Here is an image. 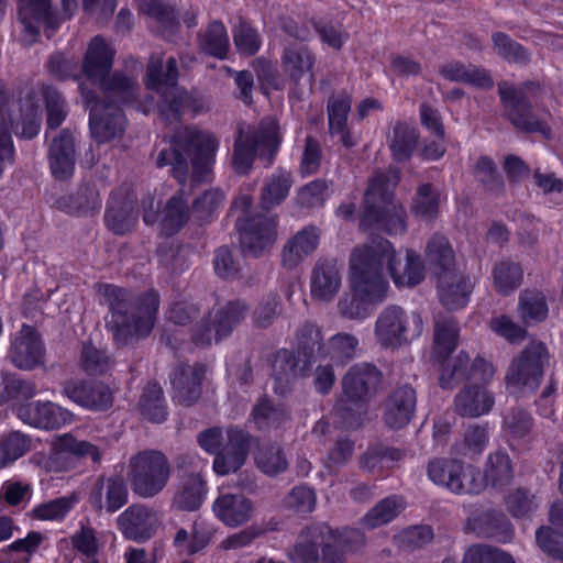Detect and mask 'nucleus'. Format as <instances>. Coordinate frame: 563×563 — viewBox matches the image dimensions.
<instances>
[{
  "label": "nucleus",
  "mask_w": 563,
  "mask_h": 563,
  "mask_svg": "<svg viewBox=\"0 0 563 563\" xmlns=\"http://www.w3.org/2000/svg\"><path fill=\"white\" fill-rule=\"evenodd\" d=\"M398 288L418 285L424 277V266L420 255L412 250L396 252L383 239L372 240L354 249L350 260L351 301L340 300L342 314L351 319L365 318L371 303L382 301L388 290L384 278V267Z\"/></svg>",
  "instance_id": "1"
},
{
  "label": "nucleus",
  "mask_w": 563,
  "mask_h": 563,
  "mask_svg": "<svg viewBox=\"0 0 563 563\" xmlns=\"http://www.w3.org/2000/svg\"><path fill=\"white\" fill-rule=\"evenodd\" d=\"M456 342L457 327L455 322L451 319L443 322L438 321L433 353L438 361H443L440 384L443 388H451L457 382L466 379L470 385L456 396L455 410L466 417L485 415L492 409L494 397L484 384L493 378L495 369L483 358L475 360L471 367H467L468 356L462 352L454 357H449Z\"/></svg>",
  "instance_id": "2"
},
{
  "label": "nucleus",
  "mask_w": 563,
  "mask_h": 563,
  "mask_svg": "<svg viewBox=\"0 0 563 563\" xmlns=\"http://www.w3.org/2000/svg\"><path fill=\"white\" fill-rule=\"evenodd\" d=\"M218 145L211 133L185 129L172 141L170 153L166 150L159 153L157 165H173L175 177L185 187L183 173L189 159L192 168L191 183L198 184L210 178Z\"/></svg>",
  "instance_id": "3"
},
{
  "label": "nucleus",
  "mask_w": 563,
  "mask_h": 563,
  "mask_svg": "<svg viewBox=\"0 0 563 563\" xmlns=\"http://www.w3.org/2000/svg\"><path fill=\"white\" fill-rule=\"evenodd\" d=\"M398 179L395 169L372 177L364 197L362 225L375 223L378 229L391 235L405 232V210L393 200V190Z\"/></svg>",
  "instance_id": "4"
},
{
  "label": "nucleus",
  "mask_w": 563,
  "mask_h": 563,
  "mask_svg": "<svg viewBox=\"0 0 563 563\" xmlns=\"http://www.w3.org/2000/svg\"><path fill=\"white\" fill-rule=\"evenodd\" d=\"M103 296L111 310L107 321L114 340L124 344L132 336L147 335L154 325L155 316L158 309V297L156 292H148L136 308L133 320L126 316L125 291L117 286L106 285Z\"/></svg>",
  "instance_id": "5"
},
{
  "label": "nucleus",
  "mask_w": 563,
  "mask_h": 563,
  "mask_svg": "<svg viewBox=\"0 0 563 563\" xmlns=\"http://www.w3.org/2000/svg\"><path fill=\"white\" fill-rule=\"evenodd\" d=\"M427 258L439 275V297L443 306L450 310L464 308L474 284L470 278L451 271L454 254L444 236H434L428 243Z\"/></svg>",
  "instance_id": "6"
},
{
  "label": "nucleus",
  "mask_w": 563,
  "mask_h": 563,
  "mask_svg": "<svg viewBox=\"0 0 563 563\" xmlns=\"http://www.w3.org/2000/svg\"><path fill=\"white\" fill-rule=\"evenodd\" d=\"M379 382V372L369 364H358L349 371L343 378L346 400H341L338 406L343 427L355 428L361 424V416L366 411L365 404L376 393Z\"/></svg>",
  "instance_id": "7"
},
{
  "label": "nucleus",
  "mask_w": 563,
  "mask_h": 563,
  "mask_svg": "<svg viewBox=\"0 0 563 563\" xmlns=\"http://www.w3.org/2000/svg\"><path fill=\"white\" fill-rule=\"evenodd\" d=\"M114 49L103 38L95 37L87 49L82 64V76L90 84H98L102 91L121 102L130 101L134 92V82L124 76L115 75L108 85L104 76L111 68Z\"/></svg>",
  "instance_id": "8"
},
{
  "label": "nucleus",
  "mask_w": 563,
  "mask_h": 563,
  "mask_svg": "<svg viewBox=\"0 0 563 563\" xmlns=\"http://www.w3.org/2000/svg\"><path fill=\"white\" fill-rule=\"evenodd\" d=\"M177 63L174 58H169L164 65L161 54L152 55L145 84L150 90L162 98L158 110L166 119H176L180 112L185 111L189 100L187 92L177 86Z\"/></svg>",
  "instance_id": "9"
},
{
  "label": "nucleus",
  "mask_w": 563,
  "mask_h": 563,
  "mask_svg": "<svg viewBox=\"0 0 563 563\" xmlns=\"http://www.w3.org/2000/svg\"><path fill=\"white\" fill-rule=\"evenodd\" d=\"M126 475L135 494L154 497L167 485L170 464L161 451L143 450L130 457Z\"/></svg>",
  "instance_id": "10"
},
{
  "label": "nucleus",
  "mask_w": 563,
  "mask_h": 563,
  "mask_svg": "<svg viewBox=\"0 0 563 563\" xmlns=\"http://www.w3.org/2000/svg\"><path fill=\"white\" fill-rule=\"evenodd\" d=\"M200 446L210 454H217L213 470L219 475L238 471L247 454V438L238 429L212 428L199 437Z\"/></svg>",
  "instance_id": "11"
},
{
  "label": "nucleus",
  "mask_w": 563,
  "mask_h": 563,
  "mask_svg": "<svg viewBox=\"0 0 563 563\" xmlns=\"http://www.w3.org/2000/svg\"><path fill=\"white\" fill-rule=\"evenodd\" d=\"M41 102L47 108V123L49 128H57L65 118L64 103L58 92L51 87H40L29 91L20 100V118L16 123V134L24 139H32L40 131L38 111Z\"/></svg>",
  "instance_id": "12"
},
{
  "label": "nucleus",
  "mask_w": 563,
  "mask_h": 563,
  "mask_svg": "<svg viewBox=\"0 0 563 563\" xmlns=\"http://www.w3.org/2000/svg\"><path fill=\"white\" fill-rule=\"evenodd\" d=\"M280 144V134L275 120L263 122L260 133L242 131L234 145L233 167L238 173H245L256 155L271 156Z\"/></svg>",
  "instance_id": "13"
},
{
  "label": "nucleus",
  "mask_w": 563,
  "mask_h": 563,
  "mask_svg": "<svg viewBox=\"0 0 563 563\" xmlns=\"http://www.w3.org/2000/svg\"><path fill=\"white\" fill-rule=\"evenodd\" d=\"M422 333V319L399 307H388L376 321L375 335L384 346H400Z\"/></svg>",
  "instance_id": "14"
},
{
  "label": "nucleus",
  "mask_w": 563,
  "mask_h": 563,
  "mask_svg": "<svg viewBox=\"0 0 563 563\" xmlns=\"http://www.w3.org/2000/svg\"><path fill=\"white\" fill-rule=\"evenodd\" d=\"M336 534L329 527L310 529L291 552L294 563H344Z\"/></svg>",
  "instance_id": "15"
},
{
  "label": "nucleus",
  "mask_w": 563,
  "mask_h": 563,
  "mask_svg": "<svg viewBox=\"0 0 563 563\" xmlns=\"http://www.w3.org/2000/svg\"><path fill=\"white\" fill-rule=\"evenodd\" d=\"M549 363V352L542 342H531L521 354L514 358L506 376L510 388L526 387L534 389Z\"/></svg>",
  "instance_id": "16"
},
{
  "label": "nucleus",
  "mask_w": 563,
  "mask_h": 563,
  "mask_svg": "<svg viewBox=\"0 0 563 563\" xmlns=\"http://www.w3.org/2000/svg\"><path fill=\"white\" fill-rule=\"evenodd\" d=\"M428 475L434 484L453 493L477 494L484 489V482L475 478L474 470L464 468L456 461L434 460L429 464Z\"/></svg>",
  "instance_id": "17"
},
{
  "label": "nucleus",
  "mask_w": 563,
  "mask_h": 563,
  "mask_svg": "<svg viewBox=\"0 0 563 563\" xmlns=\"http://www.w3.org/2000/svg\"><path fill=\"white\" fill-rule=\"evenodd\" d=\"M79 87L90 110L89 124L92 137L97 142L103 143L120 135L124 130L125 119L118 106L113 102H93L82 80L79 82Z\"/></svg>",
  "instance_id": "18"
},
{
  "label": "nucleus",
  "mask_w": 563,
  "mask_h": 563,
  "mask_svg": "<svg viewBox=\"0 0 563 563\" xmlns=\"http://www.w3.org/2000/svg\"><path fill=\"white\" fill-rule=\"evenodd\" d=\"M9 358L21 369H33L44 362V346L36 330L23 325L12 335Z\"/></svg>",
  "instance_id": "19"
},
{
  "label": "nucleus",
  "mask_w": 563,
  "mask_h": 563,
  "mask_svg": "<svg viewBox=\"0 0 563 563\" xmlns=\"http://www.w3.org/2000/svg\"><path fill=\"white\" fill-rule=\"evenodd\" d=\"M499 93L503 102L510 108L509 117L515 125L519 129L529 132H540L544 136H548V129L545 125L534 120L527 112V99L531 97V87H525L523 89H515L507 84L499 86Z\"/></svg>",
  "instance_id": "20"
},
{
  "label": "nucleus",
  "mask_w": 563,
  "mask_h": 563,
  "mask_svg": "<svg viewBox=\"0 0 563 563\" xmlns=\"http://www.w3.org/2000/svg\"><path fill=\"white\" fill-rule=\"evenodd\" d=\"M243 308L240 305H230L224 310L211 312L208 320L198 325L194 333V341L199 345H210L225 338L232 327L240 320Z\"/></svg>",
  "instance_id": "21"
},
{
  "label": "nucleus",
  "mask_w": 563,
  "mask_h": 563,
  "mask_svg": "<svg viewBox=\"0 0 563 563\" xmlns=\"http://www.w3.org/2000/svg\"><path fill=\"white\" fill-rule=\"evenodd\" d=\"M122 533L132 540L150 539L161 525L158 514L145 506L133 505L118 517Z\"/></svg>",
  "instance_id": "22"
},
{
  "label": "nucleus",
  "mask_w": 563,
  "mask_h": 563,
  "mask_svg": "<svg viewBox=\"0 0 563 563\" xmlns=\"http://www.w3.org/2000/svg\"><path fill=\"white\" fill-rule=\"evenodd\" d=\"M19 418L26 424L40 429H55L71 422L73 415L53 402L34 401L21 406Z\"/></svg>",
  "instance_id": "23"
},
{
  "label": "nucleus",
  "mask_w": 563,
  "mask_h": 563,
  "mask_svg": "<svg viewBox=\"0 0 563 563\" xmlns=\"http://www.w3.org/2000/svg\"><path fill=\"white\" fill-rule=\"evenodd\" d=\"M70 455L78 459L89 457L93 462L99 461L100 450L97 445L86 440L77 439L70 433H65L53 443V453L49 457L51 471H64L69 467L67 462L59 464V461L65 456Z\"/></svg>",
  "instance_id": "24"
},
{
  "label": "nucleus",
  "mask_w": 563,
  "mask_h": 563,
  "mask_svg": "<svg viewBox=\"0 0 563 563\" xmlns=\"http://www.w3.org/2000/svg\"><path fill=\"white\" fill-rule=\"evenodd\" d=\"M214 516L228 527H239L247 522L253 514L251 501L241 494L220 490L213 501Z\"/></svg>",
  "instance_id": "25"
},
{
  "label": "nucleus",
  "mask_w": 563,
  "mask_h": 563,
  "mask_svg": "<svg viewBox=\"0 0 563 563\" xmlns=\"http://www.w3.org/2000/svg\"><path fill=\"white\" fill-rule=\"evenodd\" d=\"M19 18L24 27L26 41H34L40 27L55 29L57 23L49 11L51 0H18Z\"/></svg>",
  "instance_id": "26"
},
{
  "label": "nucleus",
  "mask_w": 563,
  "mask_h": 563,
  "mask_svg": "<svg viewBox=\"0 0 563 563\" xmlns=\"http://www.w3.org/2000/svg\"><path fill=\"white\" fill-rule=\"evenodd\" d=\"M550 527L536 533L539 548L552 558L563 560V504L554 503L550 509Z\"/></svg>",
  "instance_id": "27"
},
{
  "label": "nucleus",
  "mask_w": 563,
  "mask_h": 563,
  "mask_svg": "<svg viewBox=\"0 0 563 563\" xmlns=\"http://www.w3.org/2000/svg\"><path fill=\"white\" fill-rule=\"evenodd\" d=\"M416 395L411 387L404 386L395 390L385 405L384 419L390 428H401L412 418Z\"/></svg>",
  "instance_id": "28"
},
{
  "label": "nucleus",
  "mask_w": 563,
  "mask_h": 563,
  "mask_svg": "<svg viewBox=\"0 0 563 563\" xmlns=\"http://www.w3.org/2000/svg\"><path fill=\"white\" fill-rule=\"evenodd\" d=\"M206 369L203 366H183L172 378L175 401L181 405L192 404L200 395V384Z\"/></svg>",
  "instance_id": "29"
},
{
  "label": "nucleus",
  "mask_w": 563,
  "mask_h": 563,
  "mask_svg": "<svg viewBox=\"0 0 563 563\" xmlns=\"http://www.w3.org/2000/svg\"><path fill=\"white\" fill-rule=\"evenodd\" d=\"M238 224L240 228L241 246L245 253L251 255H258L272 245L276 239V223L274 220L261 221L255 225L246 228L239 218Z\"/></svg>",
  "instance_id": "30"
},
{
  "label": "nucleus",
  "mask_w": 563,
  "mask_h": 563,
  "mask_svg": "<svg viewBox=\"0 0 563 563\" xmlns=\"http://www.w3.org/2000/svg\"><path fill=\"white\" fill-rule=\"evenodd\" d=\"M49 164L52 173L57 179H66L74 173V139L69 133L63 132L53 140L49 146Z\"/></svg>",
  "instance_id": "31"
},
{
  "label": "nucleus",
  "mask_w": 563,
  "mask_h": 563,
  "mask_svg": "<svg viewBox=\"0 0 563 563\" xmlns=\"http://www.w3.org/2000/svg\"><path fill=\"white\" fill-rule=\"evenodd\" d=\"M153 208L154 199H150L144 203V222L153 224L159 221L166 234L177 231L187 221V211L184 208L183 199L179 197L173 198L158 216L152 212Z\"/></svg>",
  "instance_id": "32"
},
{
  "label": "nucleus",
  "mask_w": 563,
  "mask_h": 563,
  "mask_svg": "<svg viewBox=\"0 0 563 563\" xmlns=\"http://www.w3.org/2000/svg\"><path fill=\"white\" fill-rule=\"evenodd\" d=\"M319 243V232L314 227H307L292 236L284 247L283 265L288 268L296 267L309 256Z\"/></svg>",
  "instance_id": "33"
},
{
  "label": "nucleus",
  "mask_w": 563,
  "mask_h": 563,
  "mask_svg": "<svg viewBox=\"0 0 563 563\" xmlns=\"http://www.w3.org/2000/svg\"><path fill=\"white\" fill-rule=\"evenodd\" d=\"M65 393L74 402L91 410H103L112 404L111 390L99 384L77 386L75 383H68Z\"/></svg>",
  "instance_id": "34"
},
{
  "label": "nucleus",
  "mask_w": 563,
  "mask_h": 563,
  "mask_svg": "<svg viewBox=\"0 0 563 563\" xmlns=\"http://www.w3.org/2000/svg\"><path fill=\"white\" fill-rule=\"evenodd\" d=\"M313 55L302 44H294L284 53V70L294 81L306 79L311 84L313 80Z\"/></svg>",
  "instance_id": "35"
},
{
  "label": "nucleus",
  "mask_w": 563,
  "mask_h": 563,
  "mask_svg": "<svg viewBox=\"0 0 563 563\" xmlns=\"http://www.w3.org/2000/svg\"><path fill=\"white\" fill-rule=\"evenodd\" d=\"M207 495L206 483L199 473L180 479L174 497L176 507L184 510L198 509Z\"/></svg>",
  "instance_id": "36"
},
{
  "label": "nucleus",
  "mask_w": 563,
  "mask_h": 563,
  "mask_svg": "<svg viewBox=\"0 0 563 563\" xmlns=\"http://www.w3.org/2000/svg\"><path fill=\"white\" fill-rule=\"evenodd\" d=\"M310 338L314 343H319L320 332L317 328L310 327ZM357 341L349 334H338L333 336L327 345L318 344V352L329 356L335 363H343L355 355Z\"/></svg>",
  "instance_id": "37"
},
{
  "label": "nucleus",
  "mask_w": 563,
  "mask_h": 563,
  "mask_svg": "<svg viewBox=\"0 0 563 563\" xmlns=\"http://www.w3.org/2000/svg\"><path fill=\"white\" fill-rule=\"evenodd\" d=\"M351 108L347 97L334 98L329 102V125L330 133L339 136V141L345 146L351 147L356 143V137L345 130L346 117Z\"/></svg>",
  "instance_id": "38"
},
{
  "label": "nucleus",
  "mask_w": 563,
  "mask_h": 563,
  "mask_svg": "<svg viewBox=\"0 0 563 563\" xmlns=\"http://www.w3.org/2000/svg\"><path fill=\"white\" fill-rule=\"evenodd\" d=\"M475 478L483 479L484 488L490 484L493 487L501 488L512 478L510 460L504 452H496L489 455L485 468V475H475Z\"/></svg>",
  "instance_id": "39"
},
{
  "label": "nucleus",
  "mask_w": 563,
  "mask_h": 563,
  "mask_svg": "<svg viewBox=\"0 0 563 563\" xmlns=\"http://www.w3.org/2000/svg\"><path fill=\"white\" fill-rule=\"evenodd\" d=\"M341 287V276L334 266L318 267L311 280L312 296L322 301L331 300Z\"/></svg>",
  "instance_id": "40"
},
{
  "label": "nucleus",
  "mask_w": 563,
  "mask_h": 563,
  "mask_svg": "<svg viewBox=\"0 0 563 563\" xmlns=\"http://www.w3.org/2000/svg\"><path fill=\"white\" fill-rule=\"evenodd\" d=\"M106 486V501H102L101 488L96 489L90 495V504L97 508H106L110 512L120 509L128 499V490L122 479L109 478Z\"/></svg>",
  "instance_id": "41"
},
{
  "label": "nucleus",
  "mask_w": 563,
  "mask_h": 563,
  "mask_svg": "<svg viewBox=\"0 0 563 563\" xmlns=\"http://www.w3.org/2000/svg\"><path fill=\"white\" fill-rule=\"evenodd\" d=\"M140 410L142 416L155 423L163 422L167 417V409L163 391L159 385L148 384L140 400Z\"/></svg>",
  "instance_id": "42"
},
{
  "label": "nucleus",
  "mask_w": 563,
  "mask_h": 563,
  "mask_svg": "<svg viewBox=\"0 0 563 563\" xmlns=\"http://www.w3.org/2000/svg\"><path fill=\"white\" fill-rule=\"evenodd\" d=\"M402 509L401 498L388 497L372 508L364 517L363 522L368 528H377L394 520Z\"/></svg>",
  "instance_id": "43"
},
{
  "label": "nucleus",
  "mask_w": 563,
  "mask_h": 563,
  "mask_svg": "<svg viewBox=\"0 0 563 563\" xmlns=\"http://www.w3.org/2000/svg\"><path fill=\"white\" fill-rule=\"evenodd\" d=\"M443 77L454 81H464L474 86L485 88L493 85L489 76L475 67L465 68L460 63H449L441 67Z\"/></svg>",
  "instance_id": "44"
},
{
  "label": "nucleus",
  "mask_w": 563,
  "mask_h": 563,
  "mask_svg": "<svg viewBox=\"0 0 563 563\" xmlns=\"http://www.w3.org/2000/svg\"><path fill=\"white\" fill-rule=\"evenodd\" d=\"M77 504L75 496H65L43 503L32 510V517L42 521L63 520Z\"/></svg>",
  "instance_id": "45"
},
{
  "label": "nucleus",
  "mask_w": 563,
  "mask_h": 563,
  "mask_svg": "<svg viewBox=\"0 0 563 563\" xmlns=\"http://www.w3.org/2000/svg\"><path fill=\"white\" fill-rule=\"evenodd\" d=\"M311 362L308 360L296 358L287 351L278 352L275 361L274 368L277 371L276 374V390L278 393H283L280 390L279 384L284 380L288 382L291 377H296L298 375H303L306 372V367Z\"/></svg>",
  "instance_id": "46"
},
{
  "label": "nucleus",
  "mask_w": 563,
  "mask_h": 563,
  "mask_svg": "<svg viewBox=\"0 0 563 563\" xmlns=\"http://www.w3.org/2000/svg\"><path fill=\"white\" fill-rule=\"evenodd\" d=\"M201 48L218 58H224L229 49V36L220 22L211 23L200 38Z\"/></svg>",
  "instance_id": "47"
},
{
  "label": "nucleus",
  "mask_w": 563,
  "mask_h": 563,
  "mask_svg": "<svg viewBox=\"0 0 563 563\" xmlns=\"http://www.w3.org/2000/svg\"><path fill=\"white\" fill-rule=\"evenodd\" d=\"M549 312L545 298L540 292L525 291L519 300V313L526 323L539 322L547 318Z\"/></svg>",
  "instance_id": "48"
},
{
  "label": "nucleus",
  "mask_w": 563,
  "mask_h": 563,
  "mask_svg": "<svg viewBox=\"0 0 563 563\" xmlns=\"http://www.w3.org/2000/svg\"><path fill=\"white\" fill-rule=\"evenodd\" d=\"M494 285L501 294L517 289L522 280L521 267L512 262L498 263L493 271Z\"/></svg>",
  "instance_id": "49"
},
{
  "label": "nucleus",
  "mask_w": 563,
  "mask_h": 563,
  "mask_svg": "<svg viewBox=\"0 0 563 563\" xmlns=\"http://www.w3.org/2000/svg\"><path fill=\"white\" fill-rule=\"evenodd\" d=\"M136 216L129 202H123L119 207L109 206L106 211V223L108 228L118 234H124L135 223Z\"/></svg>",
  "instance_id": "50"
},
{
  "label": "nucleus",
  "mask_w": 563,
  "mask_h": 563,
  "mask_svg": "<svg viewBox=\"0 0 563 563\" xmlns=\"http://www.w3.org/2000/svg\"><path fill=\"white\" fill-rule=\"evenodd\" d=\"M415 130L405 123H399L394 129L390 148L397 161L406 159L410 156L416 143Z\"/></svg>",
  "instance_id": "51"
},
{
  "label": "nucleus",
  "mask_w": 563,
  "mask_h": 563,
  "mask_svg": "<svg viewBox=\"0 0 563 563\" xmlns=\"http://www.w3.org/2000/svg\"><path fill=\"white\" fill-rule=\"evenodd\" d=\"M27 449L29 443L24 435L18 432L11 433L0 444V467L21 457Z\"/></svg>",
  "instance_id": "52"
},
{
  "label": "nucleus",
  "mask_w": 563,
  "mask_h": 563,
  "mask_svg": "<svg viewBox=\"0 0 563 563\" xmlns=\"http://www.w3.org/2000/svg\"><path fill=\"white\" fill-rule=\"evenodd\" d=\"M438 195L429 185L419 187L412 211L422 219H431L438 211Z\"/></svg>",
  "instance_id": "53"
},
{
  "label": "nucleus",
  "mask_w": 563,
  "mask_h": 563,
  "mask_svg": "<svg viewBox=\"0 0 563 563\" xmlns=\"http://www.w3.org/2000/svg\"><path fill=\"white\" fill-rule=\"evenodd\" d=\"M290 188V177L287 173L273 178L266 186L263 194L264 208H271L279 203L288 194Z\"/></svg>",
  "instance_id": "54"
},
{
  "label": "nucleus",
  "mask_w": 563,
  "mask_h": 563,
  "mask_svg": "<svg viewBox=\"0 0 563 563\" xmlns=\"http://www.w3.org/2000/svg\"><path fill=\"white\" fill-rule=\"evenodd\" d=\"M234 43L241 54L253 55L258 51L261 40L253 27L241 22L234 31Z\"/></svg>",
  "instance_id": "55"
},
{
  "label": "nucleus",
  "mask_w": 563,
  "mask_h": 563,
  "mask_svg": "<svg viewBox=\"0 0 563 563\" xmlns=\"http://www.w3.org/2000/svg\"><path fill=\"white\" fill-rule=\"evenodd\" d=\"M331 190L323 180H314L302 187L298 194V200L302 206L316 207L324 202Z\"/></svg>",
  "instance_id": "56"
},
{
  "label": "nucleus",
  "mask_w": 563,
  "mask_h": 563,
  "mask_svg": "<svg viewBox=\"0 0 563 563\" xmlns=\"http://www.w3.org/2000/svg\"><path fill=\"white\" fill-rule=\"evenodd\" d=\"M257 467L267 475H276L287 467V461L279 449L262 450L256 456Z\"/></svg>",
  "instance_id": "57"
},
{
  "label": "nucleus",
  "mask_w": 563,
  "mask_h": 563,
  "mask_svg": "<svg viewBox=\"0 0 563 563\" xmlns=\"http://www.w3.org/2000/svg\"><path fill=\"white\" fill-rule=\"evenodd\" d=\"M285 504L299 514L311 512L314 509L316 495L309 487L298 486L290 492Z\"/></svg>",
  "instance_id": "58"
},
{
  "label": "nucleus",
  "mask_w": 563,
  "mask_h": 563,
  "mask_svg": "<svg viewBox=\"0 0 563 563\" xmlns=\"http://www.w3.org/2000/svg\"><path fill=\"white\" fill-rule=\"evenodd\" d=\"M284 413L272 407L267 399H262L255 406L253 419L258 429H268L279 426Z\"/></svg>",
  "instance_id": "59"
},
{
  "label": "nucleus",
  "mask_w": 563,
  "mask_h": 563,
  "mask_svg": "<svg viewBox=\"0 0 563 563\" xmlns=\"http://www.w3.org/2000/svg\"><path fill=\"white\" fill-rule=\"evenodd\" d=\"M475 558L488 560L487 563H515L509 554L498 549H490L486 545L470 547L464 555L463 563H473Z\"/></svg>",
  "instance_id": "60"
},
{
  "label": "nucleus",
  "mask_w": 563,
  "mask_h": 563,
  "mask_svg": "<svg viewBox=\"0 0 563 563\" xmlns=\"http://www.w3.org/2000/svg\"><path fill=\"white\" fill-rule=\"evenodd\" d=\"M490 329L509 342H518L525 338L526 331L507 316H498L490 321Z\"/></svg>",
  "instance_id": "61"
},
{
  "label": "nucleus",
  "mask_w": 563,
  "mask_h": 563,
  "mask_svg": "<svg viewBox=\"0 0 563 563\" xmlns=\"http://www.w3.org/2000/svg\"><path fill=\"white\" fill-rule=\"evenodd\" d=\"M497 53L510 62H523L527 59L526 51L521 45L514 43L505 34L498 33L493 37Z\"/></svg>",
  "instance_id": "62"
},
{
  "label": "nucleus",
  "mask_w": 563,
  "mask_h": 563,
  "mask_svg": "<svg viewBox=\"0 0 563 563\" xmlns=\"http://www.w3.org/2000/svg\"><path fill=\"white\" fill-rule=\"evenodd\" d=\"M73 547L87 556H93L99 549V541L96 532L90 527L81 529L71 537Z\"/></svg>",
  "instance_id": "63"
},
{
  "label": "nucleus",
  "mask_w": 563,
  "mask_h": 563,
  "mask_svg": "<svg viewBox=\"0 0 563 563\" xmlns=\"http://www.w3.org/2000/svg\"><path fill=\"white\" fill-rule=\"evenodd\" d=\"M507 507L515 517H525L537 508L534 496L517 490L507 498Z\"/></svg>",
  "instance_id": "64"
}]
</instances>
